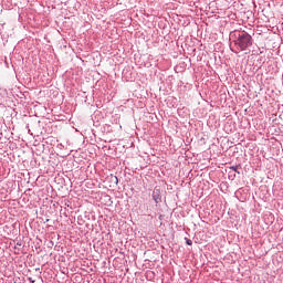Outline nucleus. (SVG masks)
Masks as SVG:
<instances>
[{"label":"nucleus","mask_w":283,"mask_h":283,"mask_svg":"<svg viewBox=\"0 0 283 283\" xmlns=\"http://www.w3.org/2000/svg\"><path fill=\"white\" fill-rule=\"evenodd\" d=\"M229 39L230 50L234 54H240V52H251V48H253V35L245 30L231 31Z\"/></svg>","instance_id":"nucleus-1"},{"label":"nucleus","mask_w":283,"mask_h":283,"mask_svg":"<svg viewBox=\"0 0 283 283\" xmlns=\"http://www.w3.org/2000/svg\"><path fill=\"white\" fill-rule=\"evenodd\" d=\"M153 200L156 205H160L163 202V196L160 195V189H155L151 193Z\"/></svg>","instance_id":"nucleus-2"},{"label":"nucleus","mask_w":283,"mask_h":283,"mask_svg":"<svg viewBox=\"0 0 283 283\" xmlns=\"http://www.w3.org/2000/svg\"><path fill=\"white\" fill-rule=\"evenodd\" d=\"M104 202L106 207H112V205H114V201H112V196L109 195H104Z\"/></svg>","instance_id":"nucleus-3"},{"label":"nucleus","mask_w":283,"mask_h":283,"mask_svg":"<svg viewBox=\"0 0 283 283\" xmlns=\"http://www.w3.org/2000/svg\"><path fill=\"white\" fill-rule=\"evenodd\" d=\"M231 171H234L235 174L240 175V169H242V165L238 164L234 166H230Z\"/></svg>","instance_id":"nucleus-4"},{"label":"nucleus","mask_w":283,"mask_h":283,"mask_svg":"<svg viewBox=\"0 0 283 283\" xmlns=\"http://www.w3.org/2000/svg\"><path fill=\"white\" fill-rule=\"evenodd\" d=\"M123 75L125 76V78H129V76H132V73L129 72V69L124 70Z\"/></svg>","instance_id":"nucleus-5"},{"label":"nucleus","mask_w":283,"mask_h":283,"mask_svg":"<svg viewBox=\"0 0 283 283\" xmlns=\"http://www.w3.org/2000/svg\"><path fill=\"white\" fill-rule=\"evenodd\" d=\"M184 240H185V242H186V244L188 245V247H192L193 245V241H191V239H189V238H184Z\"/></svg>","instance_id":"nucleus-6"},{"label":"nucleus","mask_w":283,"mask_h":283,"mask_svg":"<svg viewBox=\"0 0 283 283\" xmlns=\"http://www.w3.org/2000/svg\"><path fill=\"white\" fill-rule=\"evenodd\" d=\"M111 182H113L114 185H118V177L112 176L111 177Z\"/></svg>","instance_id":"nucleus-7"},{"label":"nucleus","mask_w":283,"mask_h":283,"mask_svg":"<svg viewBox=\"0 0 283 283\" xmlns=\"http://www.w3.org/2000/svg\"><path fill=\"white\" fill-rule=\"evenodd\" d=\"M28 281L30 282V283H34V282H36L34 279H32V277H28Z\"/></svg>","instance_id":"nucleus-8"},{"label":"nucleus","mask_w":283,"mask_h":283,"mask_svg":"<svg viewBox=\"0 0 283 283\" xmlns=\"http://www.w3.org/2000/svg\"><path fill=\"white\" fill-rule=\"evenodd\" d=\"M17 247H21V243L18 242V243H17Z\"/></svg>","instance_id":"nucleus-9"},{"label":"nucleus","mask_w":283,"mask_h":283,"mask_svg":"<svg viewBox=\"0 0 283 283\" xmlns=\"http://www.w3.org/2000/svg\"><path fill=\"white\" fill-rule=\"evenodd\" d=\"M45 222H50V219H45Z\"/></svg>","instance_id":"nucleus-10"}]
</instances>
